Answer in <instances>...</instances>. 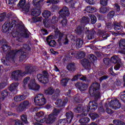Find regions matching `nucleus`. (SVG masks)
<instances>
[{
    "label": "nucleus",
    "mask_w": 125,
    "mask_h": 125,
    "mask_svg": "<svg viewBox=\"0 0 125 125\" xmlns=\"http://www.w3.org/2000/svg\"><path fill=\"white\" fill-rule=\"evenodd\" d=\"M11 15L8 14L7 21H6L2 27L3 33L9 32L11 29L16 30L15 34L13 35V38H17V41L19 42H23V38L29 39L30 37V32L27 30L23 24H18L15 20L12 21Z\"/></svg>",
    "instance_id": "1"
},
{
    "label": "nucleus",
    "mask_w": 125,
    "mask_h": 125,
    "mask_svg": "<svg viewBox=\"0 0 125 125\" xmlns=\"http://www.w3.org/2000/svg\"><path fill=\"white\" fill-rule=\"evenodd\" d=\"M1 48L4 53L6 55H10V56L13 55V52H15L14 57H15V55H18L19 56V61L20 62H23L28 56V54L23 50V48L20 49L18 51L11 50V47L6 44L2 45Z\"/></svg>",
    "instance_id": "2"
},
{
    "label": "nucleus",
    "mask_w": 125,
    "mask_h": 125,
    "mask_svg": "<svg viewBox=\"0 0 125 125\" xmlns=\"http://www.w3.org/2000/svg\"><path fill=\"white\" fill-rule=\"evenodd\" d=\"M100 89V84L96 82L91 84V86L89 87V93L91 96L95 97V98H100L101 97V93L99 92Z\"/></svg>",
    "instance_id": "3"
},
{
    "label": "nucleus",
    "mask_w": 125,
    "mask_h": 125,
    "mask_svg": "<svg viewBox=\"0 0 125 125\" xmlns=\"http://www.w3.org/2000/svg\"><path fill=\"white\" fill-rule=\"evenodd\" d=\"M34 103L38 106H42L46 104V99L42 94H38L34 98Z\"/></svg>",
    "instance_id": "4"
},
{
    "label": "nucleus",
    "mask_w": 125,
    "mask_h": 125,
    "mask_svg": "<svg viewBox=\"0 0 125 125\" xmlns=\"http://www.w3.org/2000/svg\"><path fill=\"white\" fill-rule=\"evenodd\" d=\"M49 75L48 73L46 70L42 72V74H39L37 76V78L40 83H48L49 80L48 78Z\"/></svg>",
    "instance_id": "5"
},
{
    "label": "nucleus",
    "mask_w": 125,
    "mask_h": 125,
    "mask_svg": "<svg viewBox=\"0 0 125 125\" xmlns=\"http://www.w3.org/2000/svg\"><path fill=\"white\" fill-rule=\"evenodd\" d=\"M36 71H38L37 66H33L31 64H28L25 67V71H22V75L23 76H26V75H32Z\"/></svg>",
    "instance_id": "6"
},
{
    "label": "nucleus",
    "mask_w": 125,
    "mask_h": 125,
    "mask_svg": "<svg viewBox=\"0 0 125 125\" xmlns=\"http://www.w3.org/2000/svg\"><path fill=\"white\" fill-rule=\"evenodd\" d=\"M30 106H31L30 102L28 100H25L19 104L17 108V111H18V112H23L24 110L28 109Z\"/></svg>",
    "instance_id": "7"
},
{
    "label": "nucleus",
    "mask_w": 125,
    "mask_h": 125,
    "mask_svg": "<svg viewBox=\"0 0 125 125\" xmlns=\"http://www.w3.org/2000/svg\"><path fill=\"white\" fill-rule=\"evenodd\" d=\"M14 54H15V52H13V55H11V56L7 55L5 57V60L1 59V62H3L4 65H6V66H8V65H9V62L14 63Z\"/></svg>",
    "instance_id": "8"
},
{
    "label": "nucleus",
    "mask_w": 125,
    "mask_h": 125,
    "mask_svg": "<svg viewBox=\"0 0 125 125\" xmlns=\"http://www.w3.org/2000/svg\"><path fill=\"white\" fill-rule=\"evenodd\" d=\"M59 18H62V17H67L70 15V11H69V8L66 6H63L59 11Z\"/></svg>",
    "instance_id": "9"
},
{
    "label": "nucleus",
    "mask_w": 125,
    "mask_h": 125,
    "mask_svg": "<svg viewBox=\"0 0 125 125\" xmlns=\"http://www.w3.org/2000/svg\"><path fill=\"white\" fill-rule=\"evenodd\" d=\"M98 104L96 102L90 101L89 103V106H87V112H94L97 109Z\"/></svg>",
    "instance_id": "10"
},
{
    "label": "nucleus",
    "mask_w": 125,
    "mask_h": 125,
    "mask_svg": "<svg viewBox=\"0 0 125 125\" xmlns=\"http://www.w3.org/2000/svg\"><path fill=\"white\" fill-rule=\"evenodd\" d=\"M23 71L21 70H18L14 71L11 74V77L15 81H18L20 79V77H24Z\"/></svg>",
    "instance_id": "11"
},
{
    "label": "nucleus",
    "mask_w": 125,
    "mask_h": 125,
    "mask_svg": "<svg viewBox=\"0 0 125 125\" xmlns=\"http://www.w3.org/2000/svg\"><path fill=\"white\" fill-rule=\"evenodd\" d=\"M111 61L112 63H113L114 64L117 63L114 66L115 70H119V68L121 67V65L120 64L121 60L120 59V58L117 56H113L111 58Z\"/></svg>",
    "instance_id": "12"
},
{
    "label": "nucleus",
    "mask_w": 125,
    "mask_h": 125,
    "mask_svg": "<svg viewBox=\"0 0 125 125\" xmlns=\"http://www.w3.org/2000/svg\"><path fill=\"white\" fill-rule=\"evenodd\" d=\"M67 102L68 98H65L63 101H62L61 99H59L55 102V104L58 108H63Z\"/></svg>",
    "instance_id": "13"
},
{
    "label": "nucleus",
    "mask_w": 125,
    "mask_h": 125,
    "mask_svg": "<svg viewBox=\"0 0 125 125\" xmlns=\"http://www.w3.org/2000/svg\"><path fill=\"white\" fill-rule=\"evenodd\" d=\"M108 106L109 107H114L116 109H119V108H121V104L119 100L116 99L115 100H112L108 103Z\"/></svg>",
    "instance_id": "14"
},
{
    "label": "nucleus",
    "mask_w": 125,
    "mask_h": 125,
    "mask_svg": "<svg viewBox=\"0 0 125 125\" xmlns=\"http://www.w3.org/2000/svg\"><path fill=\"white\" fill-rule=\"evenodd\" d=\"M44 114L43 113V112L41 111V112H39L36 114V116H35V119H36V121H37V122H40V123H44V122L45 121H46V119H45V118L43 117V118H42V117H43Z\"/></svg>",
    "instance_id": "15"
},
{
    "label": "nucleus",
    "mask_w": 125,
    "mask_h": 125,
    "mask_svg": "<svg viewBox=\"0 0 125 125\" xmlns=\"http://www.w3.org/2000/svg\"><path fill=\"white\" fill-rule=\"evenodd\" d=\"M78 117L80 118L79 121L80 124H87L89 123V121H90V119H89L88 117L83 118V117H85V114L84 113L78 115Z\"/></svg>",
    "instance_id": "16"
},
{
    "label": "nucleus",
    "mask_w": 125,
    "mask_h": 125,
    "mask_svg": "<svg viewBox=\"0 0 125 125\" xmlns=\"http://www.w3.org/2000/svg\"><path fill=\"white\" fill-rule=\"evenodd\" d=\"M81 63L82 65H83V67H84V68H85V69H88V70H89V69L91 68L92 63L86 59H83L81 60Z\"/></svg>",
    "instance_id": "17"
},
{
    "label": "nucleus",
    "mask_w": 125,
    "mask_h": 125,
    "mask_svg": "<svg viewBox=\"0 0 125 125\" xmlns=\"http://www.w3.org/2000/svg\"><path fill=\"white\" fill-rule=\"evenodd\" d=\"M56 120H57V117L51 113L48 115V118L46 120V123L48 124H53Z\"/></svg>",
    "instance_id": "18"
},
{
    "label": "nucleus",
    "mask_w": 125,
    "mask_h": 125,
    "mask_svg": "<svg viewBox=\"0 0 125 125\" xmlns=\"http://www.w3.org/2000/svg\"><path fill=\"white\" fill-rule=\"evenodd\" d=\"M35 9H32L31 11V14L32 15V16H35V17H37L38 16H40L41 14V12H42L41 11V8H42V6L38 7L35 6Z\"/></svg>",
    "instance_id": "19"
},
{
    "label": "nucleus",
    "mask_w": 125,
    "mask_h": 125,
    "mask_svg": "<svg viewBox=\"0 0 125 125\" xmlns=\"http://www.w3.org/2000/svg\"><path fill=\"white\" fill-rule=\"evenodd\" d=\"M75 85L81 91H84L87 88V85L84 83H77Z\"/></svg>",
    "instance_id": "20"
},
{
    "label": "nucleus",
    "mask_w": 125,
    "mask_h": 125,
    "mask_svg": "<svg viewBox=\"0 0 125 125\" xmlns=\"http://www.w3.org/2000/svg\"><path fill=\"white\" fill-rule=\"evenodd\" d=\"M83 29H84V26L82 24L79 25L75 30V33L77 35H82L83 32Z\"/></svg>",
    "instance_id": "21"
},
{
    "label": "nucleus",
    "mask_w": 125,
    "mask_h": 125,
    "mask_svg": "<svg viewBox=\"0 0 125 125\" xmlns=\"http://www.w3.org/2000/svg\"><path fill=\"white\" fill-rule=\"evenodd\" d=\"M65 116L66 117L67 122L71 123L73 120V118H74V113H73L72 111L67 112L65 114Z\"/></svg>",
    "instance_id": "22"
},
{
    "label": "nucleus",
    "mask_w": 125,
    "mask_h": 125,
    "mask_svg": "<svg viewBox=\"0 0 125 125\" xmlns=\"http://www.w3.org/2000/svg\"><path fill=\"white\" fill-rule=\"evenodd\" d=\"M54 90V88L50 87L44 90V93L45 95H53Z\"/></svg>",
    "instance_id": "23"
},
{
    "label": "nucleus",
    "mask_w": 125,
    "mask_h": 125,
    "mask_svg": "<svg viewBox=\"0 0 125 125\" xmlns=\"http://www.w3.org/2000/svg\"><path fill=\"white\" fill-rule=\"evenodd\" d=\"M80 22L84 25H87V24H89L90 19L88 17L84 16L80 19Z\"/></svg>",
    "instance_id": "24"
},
{
    "label": "nucleus",
    "mask_w": 125,
    "mask_h": 125,
    "mask_svg": "<svg viewBox=\"0 0 125 125\" xmlns=\"http://www.w3.org/2000/svg\"><path fill=\"white\" fill-rule=\"evenodd\" d=\"M55 36L57 38L59 37L58 42H60L62 40V38H63V36H64V34L62 33H61L59 30H57L55 32Z\"/></svg>",
    "instance_id": "25"
},
{
    "label": "nucleus",
    "mask_w": 125,
    "mask_h": 125,
    "mask_svg": "<svg viewBox=\"0 0 125 125\" xmlns=\"http://www.w3.org/2000/svg\"><path fill=\"white\" fill-rule=\"evenodd\" d=\"M84 110V107L83 105L78 104L76 107L74 108V112L75 113H82Z\"/></svg>",
    "instance_id": "26"
},
{
    "label": "nucleus",
    "mask_w": 125,
    "mask_h": 125,
    "mask_svg": "<svg viewBox=\"0 0 125 125\" xmlns=\"http://www.w3.org/2000/svg\"><path fill=\"white\" fill-rule=\"evenodd\" d=\"M24 99H26V96L24 95L16 96L14 98V100L16 102H20L22 100H24Z\"/></svg>",
    "instance_id": "27"
},
{
    "label": "nucleus",
    "mask_w": 125,
    "mask_h": 125,
    "mask_svg": "<svg viewBox=\"0 0 125 125\" xmlns=\"http://www.w3.org/2000/svg\"><path fill=\"white\" fill-rule=\"evenodd\" d=\"M66 68L68 71H70L71 72H75L76 71V66H75L74 62L69 63L67 65Z\"/></svg>",
    "instance_id": "28"
},
{
    "label": "nucleus",
    "mask_w": 125,
    "mask_h": 125,
    "mask_svg": "<svg viewBox=\"0 0 125 125\" xmlns=\"http://www.w3.org/2000/svg\"><path fill=\"white\" fill-rule=\"evenodd\" d=\"M8 95V92L7 90H4L2 92L0 95V101H3L4 100V98L6 97Z\"/></svg>",
    "instance_id": "29"
},
{
    "label": "nucleus",
    "mask_w": 125,
    "mask_h": 125,
    "mask_svg": "<svg viewBox=\"0 0 125 125\" xmlns=\"http://www.w3.org/2000/svg\"><path fill=\"white\" fill-rule=\"evenodd\" d=\"M28 87L30 89H34V90H39L40 87V85H38L36 83H33L32 85L28 84Z\"/></svg>",
    "instance_id": "30"
},
{
    "label": "nucleus",
    "mask_w": 125,
    "mask_h": 125,
    "mask_svg": "<svg viewBox=\"0 0 125 125\" xmlns=\"http://www.w3.org/2000/svg\"><path fill=\"white\" fill-rule=\"evenodd\" d=\"M43 0H33V4L34 6L40 7V6H42V2Z\"/></svg>",
    "instance_id": "31"
},
{
    "label": "nucleus",
    "mask_w": 125,
    "mask_h": 125,
    "mask_svg": "<svg viewBox=\"0 0 125 125\" xmlns=\"http://www.w3.org/2000/svg\"><path fill=\"white\" fill-rule=\"evenodd\" d=\"M70 81V79L68 78H65L62 79L61 80V84L62 85V86H67V83H68V82Z\"/></svg>",
    "instance_id": "32"
},
{
    "label": "nucleus",
    "mask_w": 125,
    "mask_h": 125,
    "mask_svg": "<svg viewBox=\"0 0 125 125\" xmlns=\"http://www.w3.org/2000/svg\"><path fill=\"white\" fill-rule=\"evenodd\" d=\"M87 32H88L89 34L88 35L87 38L88 40H92V39L94 38V35L95 32L93 30H87Z\"/></svg>",
    "instance_id": "33"
},
{
    "label": "nucleus",
    "mask_w": 125,
    "mask_h": 125,
    "mask_svg": "<svg viewBox=\"0 0 125 125\" xmlns=\"http://www.w3.org/2000/svg\"><path fill=\"white\" fill-rule=\"evenodd\" d=\"M19 85V83H12L10 87H9V90L10 91H13V90H15L16 89V88Z\"/></svg>",
    "instance_id": "34"
},
{
    "label": "nucleus",
    "mask_w": 125,
    "mask_h": 125,
    "mask_svg": "<svg viewBox=\"0 0 125 125\" xmlns=\"http://www.w3.org/2000/svg\"><path fill=\"white\" fill-rule=\"evenodd\" d=\"M42 15L44 18H49L51 15V12L48 10H45L43 12Z\"/></svg>",
    "instance_id": "35"
},
{
    "label": "nucleus",
    "mask_w": 125,
    "mask_h": 125,
    "mask_svg": "<svg viewBox=\"0 0 125 125\" xmlns=\"http://www.w3.org/2000/svg\"><path fill=\"white\" fill-rule=\"evenodd\" d=\"M83 43V39L81 38H78L76 40V45L79 48H81Z\"/></svg>",
    "instance_id": "36"
},
{
    "label": "nucleus",
    "mask_w": 125,
    "mask_h": 125,
    "mask_svg": "<svg viewBox=\"0 0 125 125\" xmlns=\"http://www.w3.org/2000/svg\"><path fill=\"white\" fill-rule=\"evenodd\" d=\"M21 120L24 124H25V125H28L29 124V122H28L27 115L26 114H22L21 116Z\"/></svg>",
    "instance_id": "37"
},
{
    "label": "nucleus",
    "mask_w": 125,
    "mask_h": 125,
    "mask_svg": "<svg viewBox=\"0 0 125 125\" xmlns=\"http://www.w3.org/2000/svg\"><path fill=\"white\" fill-rule=\"evenodd\" d=\"M113 25L114 26V30H115V31H119V30H121V29L123 28V26L120 23L113 22Z\"/></svg>",
    "instance_id": "38"
},
{
    "label": "nucleus",
    "mask_w": 125,
    "mask_h": 125,
    "mask_svg": "<svg viewBox=\"0 0 125 125\" xmlns=\"http://www.w3.org/2000/svg\"><path fill=\"white\" fill-rule=\"evenodd\" d=\"M62 20L61 21V24L62 27H66L67 26V23H68V21L67 20V17H62Z\"/></svg>",
    "instance_id": "39"
},
{
    "label": "nucleus",
    "mask_w": 125,
    "mask_h": 125,
    "mask_svg": "<svg viewBox=\"0 0 125 125\" xmlns=\"http://www.w3.org/2000/svg\"><path fill=\"white\" fill-rule=\"evenodd\" d=\"M22 8V10L23 13H27V12H29V11H30V4H27L26 5H25V6L23 7Z\"/></svg>",
    "instance_id": "40"
},
{
    "label": "nucleus",
    "mask_w": 125,
    "mask_h": 125,
    "mask_svg": "<svg viewBox=\"0 0 125 125\" xmlns=\"http://www.w3.org/2000/svg\"><path fill=\"white\" fill-rule=\"evenodd\" d=\"M62 111V108H54L53 113H52L54 116H56V117H57V116H58V114L60 113V112Z\"/></svg>",
    "instance_id": "41"
},
{
    "label": "nucleus",
    "mask_w": 125,
    "mask_h": 125,
    "mask_svg": "<svg viewBox=\"0 0 125 125\" xmlns=\"http://www.w3.org/2000/svg\"><path fill=\"white\" fill-rule=\"evenodd\" d=\"M113 125H125V123L119 120H114L112 122Z\"/></svg>",
    "instance_id": "42"
},
{
    "label": "nucleus",
    "mask_w": 125,
    "mask_h": 125,
    "mask_svg": "<svg viewBox=\"0 0 125 125\" xmlns=\"http://www.w3.org/2000/svg\"><path fill=\"white\" fill-rule=\"evenodd\" d=\"M119 46L121 49H125V39H122L120 41Z\"/></svg>",
    "instance_id": "43"
},
{
    "label": "nucleus",
    "mask_w": 125,
    "mask_h": 125,
    "mask_svg": "<svg viewBox=\"0 0 125 125\" xmlns=\"http://www.w3.org/2000/svg\"><path fill=\"white\" fill-rule=\"evenodd\" d=\"M89 17L91 19V24H95L97 21L96 17L93 15H90Z\"/></svg>",
    "instance_id": "44"
},
{
    "label": "nucleus",
    "mask_w": 125,
    "mask_h": 125,
    "mask_svg": "<svg viewBox=\"0 0 125 125\" xmlns=\"http://www.w3.org/2000/svg\"><path fill=\"white\" fill-rule=\"evenodd\" d=\"M89 116L92 121H94V120H96V119H98V118H99V115L96 113H91Z\"/></svg>",
    "instance_id": "45"
},
{
    "label": "nucleus",
    "mask_w": 125,
    "mask_h": 125,
    "mask_svg": "<svg viewBox=\"0 0 125 125\" xmlns=\"http://www.w3.org/2000/svg\"><path fill=\"white\" fill-rule=\"evenodd\" d=\"M77 55H78V57H76L77 59H82V58H84L85 56V52L83 51H81L78 53Z\"/></svg>",
    "instance_id": "46"
},
{
    "label": "nucleus",
    "mask_w": 125,
    "mask_h": 125,
    "mask_svg": "<svg viewBox=\"0 0 125 125\" xmlns=\"http://www.w3.org/2000/svg\"><path fill=\"white\" fill-rule=\"evenodd\" d=\"M47 42L49 46L51 47H55V46H56V42H55V40L49 41Z\"/></svg>",
    "instance_id": "47"
},
{
    "label": "nucleus",
    "mask_w": 125,
    "mask_h": 125,
    "mask_svg": "<svg viewBox=\"0 0 125 125\" xmlns=\"http://www.w3.org/2000/svg\"><path fill=\"white\" fill-rule=\"evenodd\" d=\"M26 4V0H20L19 3L18 4V7L23 8L24 5Z\"/></svg>",
    "instance_id": "48"
},
{
    "label": "nucleus",
    "mask_w": 125,
    "mask_h": 125,
    "mask_svg": "<svg viewBox=\"0 0 125 125\" xmlns=\"http://www.w3.org/2000/svg\"><path fill=\"white\" fill-rule=\"evenodd\" d=\"M67 123V120L66 119H60L58 121L57 125H64Z\"/></svg>",
    "instance_id": "49"
},
{
    "label": "nucleus",
    "mask_w": 125,
    "mask_h": 125,
    "mask_svg": "<svg viewBox=\"0 0 125 125\" xmlns=\"http://www.w3.org/2000/svg\"><path fill=\"white\" fill-rule=\"evenodd\" d=\"M88 58L90 60V62L91 63H92V62H94V61H96V60H97V58L93 54H90Z\"/></svg>",
    "instance_id": "50"
},
{
    "label": "nucleus",
    "mask_w": 125,
    "mask_h": 125,
    "mask_svg": "<svg viewBox=\"0 0 125 125\" xmlns=\"http://www.w3.org/2000/svg\"><path fill=\"white\" fill-rule=\"evenodd\" d=\"M43 24L46 28H49L50 27V22L47 21V20L45 19L43 20Z\"/></svg>",
    "instance_id": "51"
},
{
    "label": "nucleus",
    "mask_w": 125,
    "mask_h": 125,
    "mask_svg": "<svg viewBox=\"0 0 125 125\" xmlns=\"http://www.w3.org/2000/svg\"><path fill=\"white\" fill-rule=\"evenodd\" d=\"M100 11L102 13H106V12H109V8L106 7H102L100 8Z\"/></svg>",
    "instance_id": "52"
},
{
    "label": "nucleus",
    "mask_w": 125,
    "mask_h": 125,
    "mask_svg": "<svg viewBox=\"0 0 125 125\" xmlns=\"http://www.w3.org/2000/svg\"><path fill=\"white\" fill-rule=\"evenodd\" d=\"M51 22L52 24H57L58 22V18L55 16H53L52 18Z\"/></svg>",
    "instance_id": "53"
},
{
    "label": "nucleus",
    "mask_w": 125,
    "mask_h": 125,
    "mask_svg": "<svg viewBox=\"0 0 125 125\" xmlns=\"http://www.w3.org/2000/svg\"><path fill=\"white\" fill-rule=\"evenodd\" d=\"M6 16V13L4 12L3 13L0 14V22H2L4 19H5V17Z\"/></svg>",
    "instance_id": "54"
},
{
    "label": "nucleus",
    "mask_w": 125,
    "mask_h": 125,
    "mask_svg": "<svg viewBox=\"0 0 125 125\" xmlns=\"http://www.w3.org/2000/svg\"><path fill=\"white\" fill-rule=\"evenodd\" d=\"M42 17H36V18H33V22H42Z\"/></svg>",
    "instance_id": "55"
},
{
    "label": "nucleus",
    "mask_w": 125,
    "mask_h": 125,
    "mask_svg": "<svg viewBox=\"0 0 125 125\" xmlns=\"http://www.w3.org/2000/svg\"><path fill=\"white\" fill-rule=\"evenodd\" d=\"M109 0H101L100 4L103 6H106L108 4V1Z\"/></svg>",
    "instance_id": "56"
},
{
    "label": "nucleus",
    "mask_w": 125,
    "mask_h": 125,
    "mask_svg": "<svg viewBox=\"0 0 125 125\" xmlns=\"http://www.w3.org/2000/svg\"><path fill=\"white\" fill-rule=\"evenodd\" d=\"M31 78L30 77H26L23 79V83L24 84H27L28 82H30Z\"/></svg>",
    "instance_id": "57"
},
{
    "label": "nucleus",
    "mask_w": 125,
    "mask_h": 125,
    "mask_svg": "<svg viewBox=\"0 0 125 125\" xmlns=\"http://www.w3.org/2000/svg\"><path fill=\"white\" fill-rule=\"evenodd\" d=\"M80 80L83 81L84 82H86V83H89V82H90V80L88 79L87 77L84 76H83L81 78H80Z\"/></svg>",
    "instance_id": "58"
},
{
    "label": "nucleus",
    "mask_w": 125,
    "mask_h": 125,
    "mask_svg": "<svg viewBox=\"0 0 125 125\" xmlns=\"http://www.w3.org/2000/svg\"><path fill=\"white\" fill-rule=\"evenodd\" d=\"M47 2H49L53 4H56V3H58V2H59V0H48Z\"/></svg>",
    "instance_id": "59"
},
{
    "label": "nucleus",
    "mask_w": 125,
    "mask_h": 125,
    "mask_svg": "<svg viewBox=\"0 0 125 125\" xmlns=\"http://www.w3.org/2000/svg\"><path fill=\"white\" fill-rule=\"evenodd\" d=\"M23 48L25 49V50H30L31 49V47L28 44H24L23 45Z\"/></svg>",
    "instance_id": "60"
},
{
    "label": "nucleus",
    "mask_w": 125,
    "mask_h": 125,
    "mask_svg": "<svg viewBox=\"0 0 125 125\" xmlns=\"http://www.w3.org/2000/svg\"><path fill=\"white\" fill-rule=\"evenodd\" d=\"M114 15H115V11H111L110 12H109L108 16V17H109V18H113Z\"/></svg>",
    "instance_id": "61"
},
{
    "label": "nucleus",
    "mask_w": 125,
    "mask_h": 125,
    "mask_svg": "<svg viewBox=\"0 0 125 125\" xmlns=\"http://www.w3.org/2000/svg\"><path fill=\"white\" fill-rule=\"evenodd\" d=\"M103 61L105 65H109L110 63V59L109 58H104V59Z\"/></svg>",
    "instance_id": "62"
},
{
    "label": "nucleus",
    "mask_w": 125,
    "mask_h": 125,
    "mask_svg": "<svg viewBox=\"0 0 125 125\" xmlns=\"http://www.w3.org/2000/svg\"><path fill=\"white\" fill-rule=\"evenodd\" d=\"M114 8L115 10H116V11H120L121 10V8L120 7V5H118V3L114 4Z\"/></svg>",
    "instance_id": "63"
},
{
    "label": "nucleus",
    "mask_w": 125,
    "mask_h": 125,
    "mask_svg": "<svg viewBox=\"0 0 125 125\" xmlns=\"http://www.w3.org/2000/svg\"><path fill=\"white\" fill-rule=\"evenodd\" d=\"M6 86V83L5 82L0 83V88H3Z\"/></svg>",
    "instance_id": "64"
}]
</instances>
